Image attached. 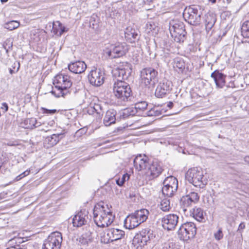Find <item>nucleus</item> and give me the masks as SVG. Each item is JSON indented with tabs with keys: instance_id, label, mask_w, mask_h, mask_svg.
Segmentation results:
<instances>
[{
	"instance_id": "nucleus-63",
	"label": "nucleus",
	"mask_w": 249,
	"mask_h": 249,
	"mask_svg": "<svg viewBox=\"0 0 249 249\" xmlns=\"http://www.w3.org/2000/svg\"><path fill=\"white\" fill-rule=\"evenodd\" d=\"M15 240V239H11V240H9V244H10V245H13V243H14Z\"/></svg>"
},
{
	"instance_id": "nucleus-42",
	"label": "nucleus",
	"mask_w": 249,
	"mask_h": 249,
	"mask_svg": "<svg viewBox=\"0 0 249 249\" xmlns=\"http://www.w3.org/2000/svg\"><path fill=\"white\" fill-rule=\"evenodd\" d=\"M138 112L137 109L136 108V107H131L128 108L124 109V115H128V116H133Z\"/></svg>"
},
{
	"instance_id": "nucleus-37",
	"label": "nucleus",
	"mask_w": 249,
	"mask_h": 249,
	"mask_svg": "<svg viewBox=\"0 0 249 249\" xmlns=\"http://www.w3.org/2000/svg\"><path fill=\"white\" fill-rule=\"evenodd\" d=\"M182 18L191 25L196 26L200 23L201 17H182Z\"/></svg>"
},
{
	"instance_id": "nucleus-5",
	"label": "nucleus",
	"mask_w": 249,
	"mask_h": 249,
	"mask_svg": "<svg viewBox=\"0 0 249 249\" xmlns=\"http://www.w3.org/2000/svg\"><path fill=\"white\" fill-rule=\"evenodd\" d=\"M158 71L152 68H146L141 71L140 84L142 87L150 88L158 81Z\"/></svg>"
},
{
	"instance_id": "nucleus-47",
	"label": "nucleus",
	"mask_w": 249,
	"mask_h": 249,
	"mask_svg": "<svg viewBox=\"0 0 249 249\" xmlns=\"http://www.w3.org/2000/svg\"><path fill=\"white\" fill-rule=\"evenodd\" d=\"M214 236L215 239L217 240H220L223 236L222 230L221 229L218 230V231L214 233Z\"/></svg>"
},
{
	"instance_id": "nucleus-10",
	"label": "nucleus",
	"mask_w": 249,
	"mask_h": 249,
	"mask_svg": "<svg viewBox=\"0 0 249 249\" xmlns=\"http://www.w3.org/2000/svg\"><path fill=\"white\" fill-rule=\"evenodd\" d=\"M178 187V181L177 179L170 176L165 178L163 181V187L162 192L164 195L167 196H172L177 191Z\"/></svg>"
},
{
	"instance_id": "nucleus-44",
	"label": "nucleus",
	"mask_w": 249,
	"mask_h": 249,
	"mask_svg": "<svg viewBox=\"0 0 249 249\" xmlns=\"http://www.w3.org/2000/svg\"><path fill=\"white\" fill-rule=\"evenodd\" d=\"M147 106V104L145 102H142L135 105L136 108L137 110H143L146 108Z\"/></svg>"
},
{
	"instance_id": "nucleus-28",
	"label": "nucleus",
	"mask_w": 249,
	"mask_h": 249,
	"mask_svg": "<svg viewBox=\"0 0 249 249\" xmlns=\"http://www.w3.org/2000/svg\"><path fill=\"white\" fill-rule=\"evenodd\" d=\"M92 239L91 232L90 231H87L83 233L77 240L81 245L86 246L91 243Z\"/></svg>"
},
{
	"instance_id": "nucleus-3",
	"label": "nucleus",
	"mask_w": 249,
	"mask_h": 249,
	"mask_svg": "<svg viewBox=\"0 0 249 249\" xmlns=\"http://www.w3.org/2000/svg\"><path fill=\"white\" fill-rule=\"evenodd\" d=\"M72 84L70 76L64 73L57 75L54 78L53 84L54 88L51 93L57 97L64 96L67 93V90L70 88Z\"/></svg>"
},
{
	"instance_id": "nucleus-16",
	"label": "nucleus",
	"mask_w": 249,
	"mask_h": 249,
	"mask_svg": "<svg viewBox=\"0 0 249 249\" xmlns=\"http://www.w3.org/2000/svg\"><path fill=\"white\" fill-rule=\"evenodd\" d=\"M162 171V169L160 164L157 161H153L151 164H149L145 174L149 179H152L158 177Z\"/></svg>"
},
{
	"instance_id": "nucleus-29",
	"label": "nucleus",
	"mask_w": 249,
	"mask_h": 249,
	"mask_svg": "<svg viewBox=\"0 0 249 249\" xmlns=\"http://www.w3.org/2000/svg\"><path fill=\"white\" fill-rule=\"evenodd\" d=\"M191 214L197 221L201 222L204 220L203 210L199 207H195L191 211Z\"/></svg>"
},
{
	"instance_id": "nucleus-46",
	"label": "nucleus",
	"mask_w": 249,
	"mask_h": 249,
	"mask_svg": "<svg viewBox=\"0 0 249 249\" xmlns=\"http://www.w3.org/2000/svg\"><path fill=\"white\" fill-rule=\"evenodd\" d=\"M30 173V170H26L25 171L23 172L21 174H20L19 175L17 176L16 177V180L17 181H18V180H20L23 178H24V177L27 176V175H28Z\"/></svg>"
},
{
	"instance_id": "nucleus-9",
	"label": "nucleus",
	"mask_w": 249,
	"mask_h": 249,
	"mask_svg": "<svg viewBox=\"0 0 249 249\" xmlns=\"http://www.w3.org/2000/svg\"><path fill=\"white\" fill-rule=\"evenodd\" d=\"M62 242V236L60 232H52L45 240L42 249H60Z\"/></svg>"
},
{
	"instance_id": "nucleus-36",
	"label": "nucleus",
	"mask_w": 249,
	"mask_h": 249,
	"mask_svg": "<svg viewBox=\"0 0 249 249\" xmlns=\"http://www.w3.org/2000/svg\"><path fill=\"white\" fill-rule=\"evenodd\" d=\"M132 244L136 249H142V248L146 245L144 244L143 240L141 239V235L138 234L134 236L132 240Z\"/></svg>"
},
{
	"instance_id": "nucleus-39",
	"label": "nucleus",
	"mask_w": 249,
	"mask_h": 249,
	"mask_svg": "<svg viewBox=\"0 0 249 249\" xmlns=\"http://www.w3.org/2000/svg\"><path fill=\"white\" fill-rule=\"evenodd\" d=\"M241 33L244 37H249V21H245L241 27Z\"/></svg>"
},
{
	"instance_id": "nucleus-59",
	"label": "nucleus",
	"mask_w": 249,
	"mask_h": 249,
	"mask_svg": "<svg viewBox=\"0 0 249 249\" xmlns=\"http://www.w3.org/2000/svg\"><path fill=\"white\" fill-rule=\"evenodd\" d=\"M245 228V225L244 222H242L240 224L239 227H238V230L240 229H244Z\"/></svg>"
},
{
	"instance_id": "nucleus-13",
	"label": "nucleus",
	"mask_w": 249,
	"mask_h": 249,
	"mask_svg": "<svg viewBox=\"0 0 249 249\" xmlns=\"http://www.w3.org/2000/svg\"><path fill=\"white\" fill-rule=\"evenodd\" d=\"M90 83L96 87L100 86L104 82V72L101 69L91 70L88 75Z\"/></svg>"
},
{
	"instance_id": "nucleus-24",
	"label": "nucleus",
	"mask_w": 249,
	"mask_h": 249,
	"mask_svg": "<svg viewBox=\"0 0 249 249\" xmlns=\"http://www.w3.org/2000/svg\"><path fill=\"white\" fill-rule=\"evenodd\" d=\"M41 125L40 122H38L36 118H31L25 119L21 123V126L22 127L27 129H33Z\"/></svg>"
},
{
	"instance_id": "nucleus-49",
	"label": "nucleus",
	"mask_w": 249,
	"mask_h": 249,
	"mask_svg": "<svg viewBox=\"0 0 249 249\" xmlns=\"http://www.w3.org/2000/svg\"><path fill=\"white\" fill-rule=\"evenodd\" d=\"M42 111L43 113L45 114H54L57 112L56 109H48L46 108H42Z\"/></svg>"
},
{
	"instance_id": "nucleus-27",
	"label": "nucleus",
	"mask_w": 249,
	"mask_h": 249,
	"mask_svg": "<svg viewBox=\"0 0 249 249\" xmlns=\"http://www.w3.org/2000/svg\"><path fill=\"white\" fill-rule=\"evenodd\" d=\"M116 111L113 110H109L107 111L104 118V124L106 126H109L115 123Z\"/></svg>"
},
{
	"instance_id": "nucleus-14",
	"label": "nucleus",
	"mask_w": 249,
	"mask_h": 249,
	"mask_svg": "<svg viewBox=\"0 0 249 249\" xmlns=\"http://www.w3.org/2000/svg\"><path fill=\"white\" fill-rule=\"evenodd\" d=\"M132 71L131 64L127 62H124L115 70L114 75L117 76L119 78H121V80H126Z\"/></svg>"
},
{
	"instance_id": "nucleus-50",
	"label": "nucleus",
	"mask_w": 249,
	"mask_h": 249,
	"mask_svg": "<svg viewBox=\"0 0 249 249\" xmlns=\"http://www.w3.org/2000/svg\"><path fill=\"white\" fill-rule=\"evenodd\" d=\"M141 1H142L143 3L142 5V7L145 10H149V8L147 7L146 5L149 4L150 2L152 1V0H141Z\"/></svg>"
},
{
	"instance_id": "nucleus-56",
	"label": "nucleus",
	"mask_w": 249,
	"mask_h": 249,
	"mask_svg": "<svg viewBox=\"0 0 249 249\" xmlns=\"http://www.w3.org/2000/svg\"><path fill=\"white\" fill-rule=\"evenodd\" d=\"M7 44V43L6 42H5L4 43V44L3 45V47L4 49L5 50L6 53H8V50H9V49H10V48H11L12 47V43H11L10 46H9L8 48H7L6 46Z\"/></svg>"
},
{
	"instance_id": "nucleus-12",
	"label": "nucleus",
	"mask_w": 249,
	"mask_h": 249,
	"mask_svg": "<svg viewBox=\"0 0 249 249\" xmlns=\"http://www.w3.org/2000/svg\"><path fill=\"white\" fill-rule=\"evenodd\" d=\"M199 196L197 193L192 192L188 195L182 196L180 200V205L185 212L187 208L197 203L199 200Z\"/></svg>"
},
{
	"instance_id": "nucleus-15",
	"label": "nucleus",
	"mask_w": 249,
	"mask_h": 249,
	"mask_svg": "<svg viewBox=\"0 0 249 249\" xmlns=\"http://www.w3.org/2000/svg\"><path fill=\"white\" fill-rule=\"evenodd\" d=\"M171 81L164 79L158 85L155 91V95L158 97H162L169 93L172 89Z\"/></svg>"
},
{
	"instance_id": "nucleus-60",
	"label": "nucleus",
	"mask_w": 249,
	"mask_h": 249,
	"mask_svg": "<svg viewBox=\"0 0 249 249\" xmlns=\"http://www.w3.org/2000/svg\"><path fill=\"white\" fill-rule=\"evenodd\" d=\"M55 122L53 120H51L48 123V124L51 126H53L54 125Z\"/></svg>"
},
{
	"instance_id": "nucleus-6",
	"label": "nucleus",
	"mask_w": 249,
	"mask_h": 249,
	"mask_svg": "<svg viewBox=\"0 0 249 249\" xmlns=\"http://www.w3.org/2000/svg\"><path fill=\"white\" fill-rule=\"evenodd\" d=\"M128 46L125 43L109 44L104 50V54L111 59L120 57L125 54Z\"/></svg>"
},
{
	"instance_id": "nucleus-23",
	"label": "nucleus",
	"mask_w": 249,
	"mask_h": 249,
	"mask_svg": "<svg viewBox=\"0 0 249 249\" xmlns=\"http://www.w3.org/2000/svg\"><path fill=\"white\" fill-rule=\"evenodd\" d=\"M140 223L134 213L128 215L124 221V225L126 229H133L138 226Z\"/></svg>"
},
{
	"instance_id": "nucleus-40",
	"label": "nucleus",
	"mask_w": 249,
	"mask_h": 249,
	"mask_svg": "<svg viewBox=\"0 0 249 249\" xmlns=\"http://www.w3.org/2000/svg\"><path fill=\"white\" fill-rule=\"evenodd\" d=\"M206 21V28L207 29H211L215 22V18L213 17H207Z\"/></svg>"
},
{
	"instance_id": "nucleus-22",
	"label": "nucleus",
	"mask_w": 249,
	"mask_h": 249,
	"mask_svg": "<svg viewBox=\"0 0 249 249\" xmlns=\"http://www.w3.org/2000/svg\"><path fill=\"white\" fill-rule=\"evenodd\" d=\"M62 133L54 134L51 136L47 137L44 141L45 146L47 148L51 147L56 144L62 138Z\"/></svg>"
},
{
	"instance_id": "nucleus-45",
	"label": "nucleus",
	"mask_w": 249,
	"mask_h": 249,
	"mask_svg": "<svg viewBox=\"0 0 249 249\" xmlns=\"http://www.w3.org/2000/svg\"><path fill=\"white\" fill-rule=\"evenodd\" d=\"M30 173V170H26L25 171L23 172L21 174H20L19 175L17 176L16 177V180L17 181H18V180H20L23 178H24V177L27 176V175H28Z\"/></svg>"
},
{
	"instance_id": "nucleus-21",
	"label": "nucleus",
	"mask_w": 249,
	"mask_h": 249,
	"mask_svg": "<svg viewBox=\"0 0 249 249\" xmlns=\"http://www.w3.org/2000/svg\"><path fill=\"white\" fill-rule=\"evenodd\" d=\"M211 77L213 78L217 88H223L225 85L226 76L225 75L215 71L211 74Z\"/></svg>"
},
{
	"instance_id": "nucleus-51",
	"label": "nucleus",
	"mask_w": 249,
	"mask_h": 249,
	"mask_svg": "<svg viewBox=\"0 0 249 249\" xmlns=\"http://www.w3.org/2000/svg\"><path fill=\"white\" fill-rule=\"evenodd\" d=\"M174 246V245L172 242H167L163 244L162 249H169Z\"/></svg>"
},
{
	"instance_id": "nucleus-31",
	"label": "nucleus",
	"mask_w": 249,
	"mask_h": 249,
	"mask_svg": "<svg viewBox=\"0 0 249 249\" xmlns=\"http://www.w3.org/2000/svg\"><path fill=\"white\" fill-rule=\"evenodd\" d=\"M52 31L55 35L61 36L64 32H67L68 30L64 26H63L62 24L59 21H56L53 23Z\"/></svg>"
},
{
	"instance_id": "nucleus-11",
	"label": "nucleus",
	"mask_w": 249,
	"mask_h": 249,
	"mask_svg": "<svg viewBox=\"0 0 249 249\" xmlns=\"http://www.w3.org/2000/svg\"><path fill=\"white\" fill-rule=\"evenodd\" d=\"M124 236V231L118 229L111 228L108 229L104 236L101 237V241L105 244H107L120 240Z\"/></svg>"
},
{
	"instance_id": "nucleus-61",
	"label": "nucleus",
	"mask_w": 249,
	"mask_h": 249,
	"mask_svg": "<svg viewBox=\"0 0 249 249\" xmlns=\"http://www.w3.org/2000/svg\"><path fill=\"white\" fill-rule=\"evenodd\" d=\"M244 161L249 164V156H246L244 158Z\"/></svg>"
},
{
	"instance_id": "nucleus-26",
	"label": "nucleus",
	"mask_w": 249,
	"mask_h": 249,
	"mask_svg": "<svg viewBox=\"0 0 249 249\" xmlns=\"http://www.w3.org/2000/svg\"><path fill=\"white\" fill-rule=\"evenodd\" d=\"M145 32L149 36H155L159 32V27L156 23L149 21L145 25Z\"/></svg>"
},
{
	"instance_id": "nucleus-43",
	"label": "nucleus",
	"mask_w": 249,
	"mask_h": 249,
	"mask_svg": "<svg viewBox=\"0 0 249 249\" xmlns=\"http://www.w3.org/2000/svg\"><path fill=\"white\" fill-rule=\"evenodd\" d=\"M93 18H92V19L90 21L89 26L92 29L97 31L99 29V24L95 19H93Z\"/></svg>"
},
{
	"instance_id": "nucleus-35",
	"label": "nucleus",
	"mask_w": 249,
	"mask_h": 249,
	"mask_svg": "<svg viewBox=\"0 0 249 249\" xmlns=\"http://www.w3.org/2000/svg\"><path fill=\"white\" fill-rule=\"evenodd\" d=\"M173 67L177 71L182 72L185 68V63L182 58L177 57L174 59Z\"/></svg>"
},
{
	"instance_id": "nucleus-53",
	"label": "nucleus",
	"mask_w": 249,
	"mask_h": 249,
	"mask_svg": "<svg viewBox=\"0 0 249 249\" xmlns=\"http://www.w3.org/2000/svg\"><path fill=\"white\" fill-rule=\"evenodd\" d=\"M129 178V176L128 174H124L122 178L121 179L124 182L126 180H128Z\"/></svg>"
},
{
	"instance_id": "nucleus-41",
	"label": "nucleus",
	"mask_w": 249,
	"mask_h": 249,
	"mask_svg": "<svg viewBox=\"0 0 249 249\" xmlns=\"http://www.w3.org/2000/svg\"><path fill=\"white\" fill-rule=\"evenodd\" d=\"M148 116H159L161 114V111L157 107H153L146 113Z\"/></svg>"
},
{
	"instance_id": "nucleus-55",
	"label": "nucleus",
	"mask_w": 249,
	"mask_h": 249,
	"mask_svg": "<svg viewBox=\"0 0 249 249\" xmlns=\"http://www.w3.org/2000/svg\"><path fill=\"white\" fill-rule=\"evenodd\" d=\"M1 108V109H4V112H6L8 109V105L6 103H3Z\"/></svg>"
},
{
	"instance_id": "nucleus-8",
	"label": "nucleus",
	"mask_w": 249,
	"mask_h": 249,
	"mask_svg": "<svg viewBox=\"0 0 249 249\" xmlns=\"http://www.w3.org/2000/svg\"><path fill=\"white\" fill-rule=\"evenodd\" d=\"M196 232L195 224L186 222L181 225L178 231V235L181 240L187 241L194 238Z\"/></svg>"
},
{
	"instance_id": "nucleus-25",
	"label": "nucleus",
	"mask_w": 249,
	"mask_h": 249,
	"mask_svg": "<svg viewBox=\"0 0 249 249\" xmlns=\"http://www.w3.org/2000/svg\"><path fill=\"white\" fill-rule=\"evenodd\" d=\"M138 234L141 235V239L143 240L144 244H147L149 241L155 237L153 231L148 228L143 229Z\"/></svg>"
},
{
	"instance_id": "nucleus-58",
	"label": "nucleus",
	"mask_w": 249,
	"mask_h": 249,
	"mask_svg": "<svg viewBox=\"0 0 249 249\" xmlns=\"http://www.w3.org/2000/svg\"><path fill=\"white\" fill-rule=\"evenodd\" d=\"M6 249H26L25 248H20L18 245L17 246H11L10 247L7 248Z\"/></svg>"
},
{
	"instance_id": "nucleus-52",
	"label": "nucleus",
	"mask_w": 249,
	"mask_h": 249,
	"mask_svg": "<svg viewBox=\"0 0 249 249\" xmlns=\"http://www.w3.org/2000/svg\"><path fill=\"white\" fill-rule=\"evenodd\" d=\"M86 131H87V129L86 128L84 127V128L79 129L76 132V133L77 134V135H82V134L86 133Z\"/></svg>"
},
{
	"instance_id": "nucleus-64",
	"label": "nucleus",
	"mask_w": 249,
	"mask_h": 249,
	"mask_svg": "<svg viewBox=\"0 0 249 249\" xmlns=\"http://www.w3.org/2000/svg\"><path fill=\"white\" fill-rule=\"evenodd\" d=\"M173 103L172 102L168 103V105H167V106L170 108H171L173 107Z\"/></svg>"
},
{
	"instance_id": "nucleus-17",
	"label": "nucleus",
	"mask_w": 249,
	"mask_h": 249,
	"mask_svg": "<svg viewBox=\"0 0 249 249\" xmlns=\"http://www.w3.org/2000/svg\"><path fill=\"white\" fill-rule=\"evenodd\" d=\"M178 220V216L177 214H168L162 219V227L168 231L172 230L176 227Z\"/></svg>"
},
{
	"instance_id": "nucleus-18",
	"label": "nucleus",
	"mask_w": 249,
	"mask_h": 249,
	"mask_svg": "<svg viewBox=\"0 0 249 249\" xmlns=\"http://www.w3.org/2000/svg\"><path fill=\"white\" fill-rule=\"evenodd\" d=\"M88 211L83 210L75 214L72 219V223L74 227H81L86 224L88 219Z\"/></svg>"
},
{
	"instance_id": "nucleus-32",
	"label": "nucleus",
	"mask_w": 249,
	"mask_h": 249,
	"mask_svg": "<svg viewBox=\"0 0 249 249\" xmlns=\"http://www.w3.org/2000/svg\"><path fill=\"white\" fill-rule=\"evenodd\" d=\"M199 7L192 5L186 7L183 12V16H194L198 14Z\"/></svg>"
},
{
	"instance_id": "nucleus-1",
	"label": "nucleus",
	"mask_w": 249,
	"mask_h": 249,
	"mask_svg": "<svg viewBox=\"0 0 249 249\" xmlns=\"http://www.w3.org/2000/svg\"><path fill=\"white\" fill-rule=\"evenodd\" d=\"M93 219L97 226L107 227L113 221L114 216L108 205L103 202L97 203L93 210Z\"/></svg>"
},
{
	"instance_id": "nucleus-20",
	"label": "nucleus",
	"mask_w": 249,
	"mask_h": 249,
	"mask_svg": "<svg viewBox=\"0 0 249 249\" xmlns=\"http://www.w3.org/2000/svg\"><path fill=\"white\" fill-rule=\"evenodd\" d=\"M68 68L73 73H81L86 70L87 65L83 61H77L70 63L68 65Z\"/></svg>"
},
{
	"instance_id": "nucleus-4",
	"label": "nucleus",
	"mask_w": 249,
	"mask_h": 249,
	"mask_svg": "<svg viewBox=\"0 0 249 249\" xmlns=\"http://www.w3.org/2000/svg\"><path fill=\"white\" fill-rule=\"evenodd\" d=\"M185 178L194 186L200 188H203L207 183L203 171L197 167L189 169L186 173Z\"/></svg>"
},
{
	"instance_id": "nucleus-48",
	"label": "nucleus",
	"mask_w": 249,
	"mask_h": 249,
	"mask_svg": "<svg viewBox=\"0 0 249 249\" xmlns=\"http://www.w3.org/2000/svg\"><path fill=\"white\" fill-rule=\"evenodd\" d=\"M241 48L246 53L249 52V42H245L240 46Z\"/></svg>"
},
{
	"instance_id": "nucleus-57",
	"label": "nucleus",
	"mask_w": 249,
	"mask_h": 249,
	"mask_svg": "<svg viewBox=\"0 0 249 249\" xmlns=\"http://www.w3.org/2000/svg\"><path fill=\"white\" fill-rule=\"evenodd\" d=\"M116 184H117V185H118L119 186H122V185L124 184V181L121 179H121H120V178H119V179H116Z\"/></svg>"
},
{
	"instance_id": "nucleus-19",
	"label": "nucleus",
	"mask_w": 249,
	"mask_h": 249,
	"mask_svg": "<svg viewBox=\"0 0 249 249\" xmlns=\"http://www.w3.org/2000/svg\"><path fill=\"white\" fill-rule=\"evenodd\" d=\"M149 164L148 158L145 156L140 155L134 160V165L138 171H146Z\"/></svg>"
},
{
	"instance_id": "nucleus-62",
	"label": "nucleus",
	"mask_w": 249,
	"mask_h": 249,
	"mask_svg": "<svg viewBox=\"0 0 249 249\" xmlns=\"http://www.w3.org/2000/svg\"><path fill=\"white\" fill-rule=\"evenodd\" d=\"M208 1L213 4H215L216 2V0H208Z\"/></svg>"
},
{
	"instance_id": "nucleus-38",
	"label": "nucleus",
	"mask_w": 249,
	"mask_h": 249,
	"mask_svg": "<svg viewBox=\"0 0 249 249\" xmlns=\"http://www.w3.org/2000/svg\"><path fill=\"white\" fill-rule=\"evenodd\" d=\"M20 24L17 20H11L5 23L4 27L10 31L13 30L18 28Z\"/></svg>"
},
{
	"instance_id": "nucleus-30",
	"label": "nucleus",
	"mask_w": 249,
	"mask_h": 249,
	"mask_svg": "<svg viewBox=\"0 0 249 249\" xmlns=\"http://www.w3.org/2000/svg\"><path fill=\"white\" fill-rule=\"evenodd\" d=\"M133 213L139 221V223L141 224L147 219L149 212L146 209H142L136 211Z\"/></svg>"
},
{
	"instance_id": "nucleus-34",
	"label": "nucleus",
	"mask_w": 249,
	"mask_h": 249,
	"mask_svg": "<svg viewBox=\"0 0 249 249\" xmlns=\"http://www.w3.org/2000/svg\"><path fill=\"white\" fill-rule=\"evenodd\" d=\"M158 207L163 212H168L171 208L170 199L168 198L161 199Z\"/></svg>"
},
{
	"instance_id": "nucleus-54",
	"label": "nucleus",
	"mask_w": 249,
	"mask_h": 249,
	"mask_svg": "<svg viewBox=\"0 0 249 249\" xmlns=\"http://www.w3.org/2000/svg\"><path fill=\"white\" fill-rule=\"evenodd\" d=\"M98 109L101 110V107L99 105H95L94 107V109L97 112V113L100 114H101V112L99 111Z\"/></svg>"
},
{
	"instance_id": "nucleus-2",
	"label": "nucleus",
	"mask_w": 249,
	"mask_h": 249,
	"mask_svg": "<svg viewBox=\"0 0 249 249\" xmlns=\"http://www.w3.org/2000/svg\"><path fill=\"white\" fill-rule=\"evenodd\" d=\"M113 93L118 104L124 106L130 100L132 90L129 85L121 79L115 81L112 87Z\"/></svg>"
},
{
	"instance_id": "nucleus-7",
	"label": "nucleus",
	"mask_w": 249,
	"mask_h": 249,
	"mask_svg": "<svg viewBox=\"0 0 249 249\" xmlns=\"http://www.w3.org/2000/svg\"><path fill=\"white\" fill-rule=\"evenodd\" d=\"M169 29L171 36L175 41L180 42L184 41L186 32L182 22L173 20L169 23Z\"/></svg>"
},
{
	"instance_id": "nucleus-33",
	"label": "nucleus",
	"mask_w": 249,
	"mask_h": 249,
	"mask_svg": "<svg viewBox=\"0 0 249 249\" xmlns=\"http://www.w3.org/2000/svg\"><path fill=\"white\" fill-rule=\"evenodd\" d=\"M125 38L130 42L133 41V39L137 38L138 34L135 29L130 28H127L124 33Z\"/></svg>"
}]
</instances>
